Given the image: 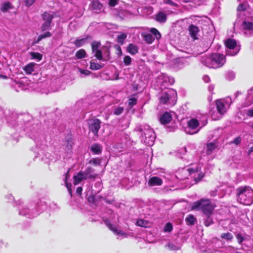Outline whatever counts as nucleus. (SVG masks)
<instances>
[{"label":"nucleus","mask_w":253,"mask_h":253,"mask_svg":"<svg viewBox=\"0 0 253 253\" xmlns=\"http://www.w3.org/2000/svg\"><path fill=\"white\" fill-rule=\"evenodd\" d=\"M9 127L18 132H26L29 137L33 139L37 147L42 148L45 144L44 136L41 133V124L33 120L29 114H19L15 112H6L0 107V127L3 122V118Z\"/></svg>","instance_id":"1"},{"label":"nucleus","mask_w":253,"mask_h":253,"mask_svg":"<svg viewBox=\"0 0 253 253\" xmlns=\"http://www.w3.org/2000/svg\"><path fill=\"white\" fill-rule=\"evenodd\" d=\"M215 205L209 199L202 198L194 202L191 206L192 210L201 211L203 214L204 224L206 226L213 223L212 214Z\"/></svg>","instance_id":"2"},{"label":"nucleus","mask_w":253,"mask_h":253,"mask_svg":"<svg viewBox=\"0 0 253 253\" xmlns=\"http://www.w3.org/2000/svg\"><path fill=\"white\" fill-rule=\"evenodd\" d=\"M18 207L19 214L28 218H33L39 215L45 208L46 206L42 202L40 201L36 205L30 204L25 205L21 200L14 202Z\"/></svg>","instance_id":"3"},{"label":"nucleus","mask_w":253,"mask_h":253,"mask_svg":"<svg viewBox=\"0 0 253 253\" xmlns=\"http://www.w3.org/2000/svg\"><path fill=\"white\" fill-rule=\"evenodd\" d=\"M201 62L209 68H217L222 67L226 61L225 56L220 53H212L210 56L201 57Z\"/></svg>","instance_id":"4"},{"label":"nucleus","mask_w":253,"mask_h":253,"mask_svg":"<svg viewBox=\"0 0 253 253\" xmlns=\"http://www.w3.org/2000/svg\"><path fill=\"white\" fill-rule=\"evenodd\" d=\"M176 176L181 180L189 179V176H190L191 178L194 179L195 183H196L204 177V174L200 171L198 167L195 168H189L183 169L177 172Z\"/></svg>","instance_id":"5"},{"label":"nucleus","mask_w":253,"mask_h":253,"mask_svg":"<svg viewBox=\"0 0 253 253\" xmlns=\"http://www.w3.org/2000/svg\"><path fill=\"white\" fill-rule=\"evenodd\" d=\"M237 200L245 205H250L253 202V190L249 186L240 187L236 190Z\"/></svg>","instance_id":"6"},{"label":"nucleus","mask_w":253,"mask_h":253,"mask_svg":"<svg viewBox=\"0 0 253 253\" xmlns=\"http://www.w3.org/2000/svg\"><path fill=\"white\" fill-rule=\"evenodd\" d=\"M157 96L160 103L162 104L174 105L177 97L176 91L172 88L161 89Z\"/></svg>","instance_id":"7"},{"label":"nucleus","mask_w":253,"mask_h":253,"mask_svg":"<svg viewBox=\"0 0 253 253\" xmlns=\"http://www.w3.org/2000/svg\"><path fill=\"white\" fill-rule=\"evenodd\" d=\"M140 132L141 142L148 146H152L156 138V135L153 129L149 126L144 125L140 128Z\"/></svg>","instance_id":"8"},{"label":"nucleus","mask_w":253,"mask_h":253,"mask_svg":"<svg viewBox=\"0 0 253 253\" xmlns=\"http://www.w3.org/2000/svg\"><path fill=\"white\" fill-rule=\"evenodd\" d=\"M231 103V98L230 97H227L225 100L220 99L216 100V109L219 115H216V113L212 112L211 114L212 119L214 120L219 119L221 116L226 112L227 107L230 106Z\"/></svg>","instance_id":"9"},{"label":"nucleus","mask_w":253,"mask_h":253,"mask_svg":"<svg viewBox=\"0 0 253 253\" xmlns=\"http://www.w3.org/2000/svg\"><path fill=\"white\" fill-rule=\"evenodd\" d=\"M156 82L160 89H165L169 88L168 86L172 84L174 82V80L173 78L169 77L164 73H161L157 77Z\"/></svg>","instance_id":"10"},{"label":"nucleus","mask_w":253,"mask_h":253,"mask_svg":"<svg viewBox=\"0 0 253 253\" xmlns=\"http://www.w3.org/2000/svg\"><path fill=\"white\" fill-rule=\"evenodd\" d=\"M225 44L227 47L226 54L228 55L234 56L240 49V46L237 45L236 41L232 39H227L225 42Z\"/></svg>","instance_id":"11"},{"label":"nucleus","mask_w":253,"mask_h":253,"mask_svg":"<svg viewBox=\"0 0 253 253\" xmlns=\"http://www.w3.org/2000/svg\"><path fill=\"white\" fill-rule=\"evenodd\" d=\"M42 24L41 27L42 31H46L50 30L52 20L54 18L53 14L47 12H44L42 15Z\"/></svg>","instance_id":"12"},{"label":"nucleus","mask_w":253,"mask_h":253,"mask_svg":"<svg viewBox=\"0 0 253 253\" xmlns=\"http://www.w3.org/2000/svg\"><path fill=\"white\" fill-rule=\"evenodd\" d=\"M30 81L26 77H23L14 81L11 84L12 87L17 92L21 90H26L28 88Z\"/></svg>","instance_id":"13"},{"label":"nucleus","mask_w":253,"mask_h":253,"mask_svg":"<svg viewBox=\"0 0 253 253\" xmlns=\"http://www.w3.org/2000/svg\"><path fill=\"white\" fill-rule=\"evenodd\" d=\"M244 34L250 36L253 34V17L246 19L241 25Z\"/></svg>","instance_id":"14"},{"label":"nucleus","mask_w":253,"mask_h":253,"mask_svg":"<svg viewBox=\"0 0 253 253\" xmlns=\"http://www.w3.org/2000/svg\"><path fill=\"white\" fill-rule=\"evenodd\" d=\"M199 126L198 121L196 119H192L188 122V127L185 128L186 133L193 134L197 133L199 129H197Z\"/></svg>","instance_id":"15"},{"label":"nucleus","mask_w":253,"mask_h":253,"mask_svg":"<svg viewBox=\"0 0 253 253\" xmlns=\"http://www.w3.org/2000/svg\"><path fill=\"white\" fill-rule=\"evenodd\" d=\"M101 122L97 119L91 120L88 122L89 130L95 135H97L99 129L100 128Z\"/></svg>","instance_id":"16"},{"label":"nucleus","mask_w":253,"mask_h":253,"mask_svg":"<svg viewBox=\"0 0 253 253\" xmlns=\"http://www.w3.org/2000/svg\"><path fill=\"white\" fill-rule=\"evenodd\" d=\"M104 222L105 225L109 228L110 230L113 231L115 234L121 236L123 238L126 237L127 236V234L126 233L118 230L116 227L112 224L109 219H106L104 220Z\"/></svg>","instance_id":"17"},{"label":"nucleus","mask_w":253,"mask_h":253,"mask_svg":"<svg viewBox=\"0 0 253 253\" xmlns=\"http://www.w3.org/2000/svg\"><path fill=\"white\" fill-rule=\"evenodd\" d=\"M163 182V180L160 177L155 176L149 178L148 181V185L150 187L161 186L162 185Z\"/></svg>","instance_id":"18"},{"label":"nucleus","mask_w":253,"mask_h":253,"mask_svg":"<svg viewBox=\"0 0 253 253\" xmlns=\"http://www.w3.org/2000/svg\"><path fill=\"white\" fill-rule=\"evenodd\" d=\"M90 8L96 13H100L103 7L102 4L98 0H93L90 5Z\"/></svg>","instance_id":"19"},{"label":"nucleus","mask_w":253,"mask_h":253,"mask_svg":"<svg viewBox=\"0 0 253 253\" xmlns=\"http://www.w3.org/2000/svg\"><path fill=\"white\" fill-rule=\"evenodd\" d=\"M155 19L160 23H165L167 20V15L165 12L159 11L155 15Z\"/></svg>","instance_id":"20"},{"label":"nucleus","mask_w":253,"mask_h":253,"mask_svg":"<svg viewBox=\"0 0 253 253\" xmlns=\"http://www.w3.org/2000/svg\"><path fill=\"white\" fill-rule=\"evenodd\" d=\"M172 117L170 113L165 112L160 118V122L162 124L166 125L169 123L171 120Z\"/></svg>","instance_id":"21"},{"label":"nucleus","mask_w":253,"mask_h":253,"mask_svg":"<svg viewBox=\"0 0 253 253\" xmlns=\"http://www.w3.org/2000/svg\"><path fill=\"white\" fill-rule=\"evenodd\" d=\"M189 31L191 37L194 39H197V34L199 32V28L194 25H191L189 27Z\"/></svg>","instance_id":"22"},{"label":"nucleus","mask_w":253,"mask_h":253,"mask_svg":"<svg viewBox=\"0 0 253 253\" xmlns=\"http://www.w3.org/2000/svg\"><path fill=\"white\" fill-rule=\"evenodd\" d=\"M87 102L86 100L82 99L78 101L75 104V107L78 110L84 111L87 106Z\"/></svg>","instance_id":"23"},{"label":"nucleus","mask_w":253,"mask_h":253,"mask_svg":"<svg viewBox=\"0 0 253 253\" xmlns=\"http://www.w3.org/2000/svg\"><path fill=\"white\" fill-rule=\"evenodd\" d=\"M90 150L94 154L99 155L101 153L102 146L98 143H93L90 146Z\"/></svg>","instance_id":"24"},{"label":"nucleus","mask_w":253,"mask_h":253,"mask_svg":"<svg viewBox=\"0 0 253 253\" xmlns=\"http://www.w3.org/2000/svg\"><path fill=\"white\" fill-rule=\"evenodd\" d=\"M217 146L216 143L209 142L207 145L206 154L208 155L211 154L217 148Z\"/></svg>","instance_id":"25"},{"label":"nucleus","mask_w":253,"mask_h":253,"mask_svg":"<svg viewBox=\"0 0 253 253\" xmlns=\"http://www.w3.org/2000/svg\"><path fill=\"white\" fill-rule=\"evenodd\" d=\"M127 51L131 55H135L138 51V47L135 44L130 43L127 47Z\"/></svg>","instance_id":"26"},{"label":"nucleus","mask_w":253,"mask_h":253,"mask_svg":"<svg viewBox=\"0 0 253 253\" xmlns=\"http://www.w3.org/2000/svg\"><path fill=\"white\" fill-rule=\"evenodd\" d=\"M124 111V108L123 106L116 105L113 107L112 111L114 115L118 116L122 114Z\"/></svg>","instance_id":"27"},{"label":"nucleus","mask_w":253,"mask_h":253,"mask_svg":"<svg viewBox=\"0 0 253 253\" xmlns=\"http://www.w3.org/2000/svg\"><path fill=\"white\" fill-rule=\"evenodd\" d=\"M142 36L143 40L149 44L152 43L154 40V38L150 33L142 34Z\"/></svg>","instance_id":"28"},{"label":"nucleus","mask_w":253,"mask_h":253,"mask_svg":"<svg viewBox=\"0 0 253 253\" xmlns=\"http://www.w3.org/2000/svg\"><path fill=\"white\" fill-rule=\"evenodd\" d=\"M220 237L222 239L226 240L227 242H230L233 239V235L230 232L223 233L221 234Z\"/></svg>","instance_id":"29"},{"label":"nucleus","mask_w":253,"mask_h":253,"mask_svg":"<svg viewBox=\"0 0 253 253\" xmlns=\"http://www.w3.org/2000/svg\"><path fill=\"white\" fill-rule=\"evenodd\" d=\"M85 174H87L89 178H95L97 176L96 174H93L94 169L90 167H88L85 169Z\"/></svg>","instance_id":"30"},{"label":"nucleus","mask_w":253,"mask_h":253,"mask_svg":"<svg viewBox=\"0 0 253 253\" xmlns=\"http://www.w3.org/2000/svg\"><path fill=\"white\" fill-rule=\"evenodd\" d=\"M165 248L170 251H177L180 249V247L176 244L169 242L165 245Z\"/></svg>","instance_id":"31"},{"label":"nucleus","mask_w":253,"mask_h":253,"mask_svg":"<svg viewBox=\"0 0 253 253\" xmlns=\"http://www.w3.org/2000/svg\"><path fill=\"white\" fill-rule=\"evenodd\" d=\"M103 67V64H100L93 62L92 60L90 62L89 68L92 70H97L101 69Z\"/></svg>","instance_id":"32"},{"label":"nucleus","mask_w":253,"mask_h":253,"mask_svg":"<svg viewBox=\"0 0 253 253\" xmlns=\"http://www.w3.org/2000/svg\"><path fill=\"white\" fill-rule=\"evenodd\" d=\"M51 36V33L48 31H46L45 33L41 34L38 37L37 40L35 41V43H37L39 42L43 39L48 38Z\"/></svg>","instance_id":"33"},{"label":"nucleus","mask_w":253,"mask_h":253,"mask_svg":"<svg viewBox=\"0 0 253 253\" xmlns=\"http://www.w3.org/2000/svg\"><path fill=\"white\" fill-rule=\"evenodd\" d=\"M173 230L172 224L170 222L167 223L163 227V231L165 233H170Z\"/></svg>","instance_id":"34"},{"label":"nucleus","mask_w":253,"mask_h":253,"mask_svg":"<svg viewBox=\"0 0 253 253\" xmlns=\"http://www.w3.org/2000/svg\"><path fill=\"white\" fill-rule=\"evenodd\" d=\"M84 178L80 171L76 175L74 176V184L75 185L78 184L80 182L84 180Z\"/></svg>","instance_id":"35"},{"label":"nucleus","mask_w":253,"mask_h":253,"mask_svg":"<svg viewBox=\"0 0 253 253\" xmlns=\"http://www.w3.org/2000/svg\"><path fill=\"white\" fill-rule=\"evenodd\" d=\"M136 225L140 227L146 228L149 226V222L146 220H144L143 219H138L137 220Z\"/></svg>","instance_id":"36"},{"label":"nucleus","mask_w":253,"mask_h":253,"mask_svg":"<svg viewBox=\"0 0 253 253\" xmlns=\"http://www.w3.org/2000/svg\"><path fill=\"white\" fill-rule=\"evenodd\" d=\"M150 34L153 35L156 39L159 40L161 38V35L157 29L152 28L150 30Z\"/></svg>","instance_id":"37"},{"label":"nucleus","mask_w":253,"mask_h":253,"mask_svg":"<svg viewBox=\"0 0 253 253\" xmlns=\"http://www.w3.org/2000/svg\"><path fill=\"white\" fill-rule=\"evenodd\" d=\"M101 43L99 42L94 41L91 43V49L92 52H94L95 51L99 50Z\"/></svg>","instance_id":"38"},{"label":"nucleus","mask_w":253,"mask_h":253,"mask_svg":"<svg viewBox=\"0 0 253 253\" xmlns=\"http://www.w3.org/2000/svg\"><path fill=\"white\" fill-rule=\"evenodd\" d=\"M34 64L30 63L24 68L25 71L28 74H31L34 71Z\"/></svg>","instance_id":"39"},{"label":"nucleus","mask_w":253,"mask_h":253,"mask_svg":"<svg viewBox=\"0 0 253 253\" xmlns=\"http://www.w3.org/2000/svg\"><path fill=\"white\" fill-rule=\"evenodd\" d=\"M86 52L83 49H80L76 53V56L78 59H82L85 57Z\"/></svg>","instance_id":"40"},{"label":"nucleus","mask_w":253,"mask_h":253,"mask_svg":"<svg viewBox=\"0 0 253 253\" xmlns=\"http://www.w3.org/2000/svg\"><path fill=\"white\" fill-rule=\"evenodd\" d=\"M32 59H37L38 61L42 60V55L39 52H32L30 53Z\"/></svg>","instance_id":"41"},{"label":"nucleus","mask_w":253,"mask_h":253,"mask_svg":"<svg viewBox=\"0 0 253 253\" xmlns=\"http://www.w3.org/2000/svg\"><path fill=\"white\" fill-rule=\"evenodd\" d=\"M195 221H196V218L192 214L189 215L186 218V221L187 222V224H188L189 225L194 224Z\"/></svg>","instance_id":"42"},{"label":"nucleus","mask_w":253,"mask_h":253,"mask_svg":"<svg viewBox=\"0 0 253 253\" xmlns=\"http://www.w3.org/2000/svg\"><path fill=\"white\" fill-rule=\"evenodd\" d=\"M86 40V39L85 38L77 39L74 42V43L77 47H79L81 46L85 43Z\"/></svg>","instance_id":"43"},{"label":"nucleus","mask_w":253,"mask_h":253,"mask_svg":"<svg viewBox=\"0 0 253 253\" xmlns=\"http://www.w3.org/2000/svg\"><path fill=\"white\" fill-rule=\"evenodd\" d=\"M11 8V4L9 2H5L2 4L1 7V10L2 12H6Z\"/></svg>","instance_id":"44"},{"label":"nucleus","mask_w":253,"mask_h":253,"mask_svg":"<svg viewBox=\"0 0 253 253\" xmlns=\"http://www.w3.org/2000/svg\"><path fill=\"white\" fill-rule=\"evenodd\" d=\"M235 77V74L233 71H228L226 73V79L229 81L233 80Z\"/></svg>","instance_id":"45"},{"label":"nucleus","mask_w":253,"mask_h":253,"mask_svg":"<svg viewBox=\"0 0 253 253\" xmlns=\"http://www.w3.org/2000/svg\"><path fill=\"white\" fill-rule=\"evenodd\" d=\"M126 35L124 33L118 36L117 38L118 42L119 43L123 44L124 43L125 40L126 38Z\"/></svg>","instance_id":"46"},{"label":"nucleus","mask_w":253,"mask_h":253,"mask_svg":"<svg viewBox=\"0 0 253 253\" xmlns=\"http://www.w3.org/2000/svg\"><path fill=\"white\" fill-rule=\"evenodd\" d=\"M79 71L81 74V77L83 78L90 74L91 72L88 70H84L81 68H79Z\"/></svg>","instance_id":"47"},{"label":"nucleus","mask_w":253,"mask_h":253,"mask_svg":"<svg viewBox=\"0 0 253 253\" xmlns=\"http://www.w3.org/2000/svg\"><path fill=\"white\" fill-rule=\"evenodd\" d=\"M128 106L130 107H132V106H133L134 105H135L136 104L137 98L133 97H130L128 99Z\"/></svg>","instance_id":"48"},{"label":"nucleus","mask_w":253,"mask_h":253,"mask_svg":"<svg viewBox=\"0 0 253 253\" xmlns=\"http://www.w3.org/2000/svg\"><path fill=\"white\" fill-rule=\"evenodd\" d=\"M218 190L216 188L214 190H211L210 192V195L211 197H215L216 195H218L219 198H221L223 197V195H221L218 193Z\"/></svg>","instance_id":"49"},{"label":"nucleus","mask_w":253,"mask_h":253,"mask_svg":"<svg viewBox=\"0 0 253 253\" xmlns=\"http://www.w3.org/2000/svg\"><path fill=\"white\" fill-rule=\"evenodd\" d=\"M94 53V56L97 58V59L101 60H103V56L102 54V51L99 49L96 51H95L94 52H93Z\"/></svg>","instance_id":"50"},{"label":"nucleus","mask_w":253,"mask_h":253,"mask_svg":"<svg viewBox=\"0 0 253 253\" xmlns=\"http://www.w3.org/2000/svg\"><path fill=\"white\" fill-rule=\"evenodd\" d=\"M124 63L126 66L129 65L131 63V58L130 56L126 55L124 58Z\"/></svg>","instance_id":"51"},{"label":"nucleus","mask_w":253,"mask_h":253,"mask_svg":"<svg viewBox=\"0 0 253 253\" xmlns=\"http://www.w3.org/2000/svg\"><path fill=\"white\" fill-rule=\"evenodd\" d=\"M236 237L237 239L238 243L241 244L244 241V238L241 233H238L236 235Z\"/></svg>","instance_id":"52"},{"label":"nucleus","mask_w":253,"mask_h":253,"mask_svg":"<svg viewBox=\"0 0 253 253\" xmlns=\"http://www.w3.org/2000/svg\"><path fill=\"white\" fill-rule=\"evenodd\" d=\"M65 182L66 186L67 188L68 189V192H69V193L70 194V196L72 197V190H71L72 184H71V183H68L67 182V177L65 178Z\"/></svg>","instance_id":"53"},{"label":"nucleus","mask_w":253,"mask_h":253,"mask_svg":"<svg viewBox=\"0 0 253 253\" xmlns=\"http://www.w3.org/2000/svg\"><path fill=\"white\" fill-rule=\"evenodd\" d=\"M241 142V138L240 136H238L232 141L230 142V144H235L236 145H239Z\"/></svg>","instance_id":"54"},{"label":"nucleus","mask_w":253,"mask_h":253,"mask_svg":"<svg viewBox=\"0 0 253 253\" xmlns=\"http://www.w3.org/2000/svg\"><path fill=\"white\" fill-rule=\"evenodd\" d=\"M164 2L166 4H168L176 7H178V6L177 3L174 2L171 0H164Z\"/></svg>","instance_id":"55"},{"label":"nucleus","mask_w":253,"mask_h":253,"mask_svg":"<svg viewBox=\"0 0 253 253\" xmlns=\"http://www.w3.org/2000/svg\"><path fill=\"white\" fill-rule=\"evenodd\" d=\"M89 164H92L95 165H99L100 161L98 159H92L89 162Z\"/></svg>","instance_id":"56"},{"label":"nucleus","mask_w":253,"mask_h":253,"mask_svg":"<svg viewBox=\"0 0 253 253\" xmlns=\"http://www.w3.org/2000/svg\"><path fill=\"white\" fill-rule=\"evenodd\" d=\"M35 1V0H25V4L26 6L29 7L34 3Z\"/></svg>","instance_id":"57"},{"label":"nucleus","mask_w":253,"mask_h":253,"mask_svg":"<svg viewBox=\"0 0 253 253\" xmlns=\"http://www.w3.org/2000/svg\"><path fill=\"white\" fill-rule=\"evenodd\" d=\"M246 9V5L243 4H240L237 7L238 11H244Z\"/></svg>","instance_id":"58"},{"label":"nucleus","mask_w":253,"mask_h":253,"mask_svg":"<svg viewBox=\"0 0 253 253\" xmlns=\"http://www.w3.org/2000/svg\"><path fill=\"white\" fill-rule=\"evenodd\" d=\"M72 147V145L70 144L69 142H68L66 147V151L67 153H70L71 151Z\"/></svg>","instance_id":"59"},{"label":"nucleus","mask_w":253,"mask_h":253,"mask_svg":"<svg viewBox=\"0 0 253 253\" xmlns=\"http://www.w3.org/2000/svg\"><path fill=\"white\" fill-rule=\"evenodd\" d=\"M219 243V241H217L215 242V245H212V248L213 249V250L214 251H217L218 249L220 248V247L217 245V244Z\"/></svg>","instance_id":"60"},{"label":"nucleus","mask_w":253,"mask_h":253,"mask_svg":"<svg viewBox=\"0 0 253 253\" xmlns=\"http://www.w3.org/2000/svg\"><path fill=\"white\" fill-rule=\"evenodd\" d=\"M247 115L250 117H253V108L250 109L247 111Z\"/></svg>","instance_id":"61"},{"label":"nucleus","mask_w":253,"mask_h":253,"mask_svg":"<svg viewBox=\"0 0 253 253\" xmlns=\"http://www.w3.org/2000/svg\"><path fill=\"white\" fill-rule=\"evenodd\" d=\"M203 80L205 83H209L210 81V78L208 75H204L203 77Z\"/></svg>","instance_id":"62"},{"label":"nucleus","mask_w":253,"mask_h":253,"mask_svg":"<svg viewBox=\"0 0 253 253\" xmlns=\"http://www.w3.org/2000/svg\"><path fill=\"white\" fill-rule=\"evenodd\" d=\"M109 5L111 6H114L117 3V0H109Z\"/></svg>","instance_id":"63"},{"label":"nucleus","mask_w":253,"mask_h":253,"mask_svg":"<svg viewBox=\"0 0 253 253\" xmlns=\"http://www.w3.org/2000/svg\"><path fill=\"white\" fill-rule=\"evenodd\" d=\"M6 198H7L9 202H12L14 201V198L11 194H8Z\"/></svg>","instance_id":"64"}]
</instances>
